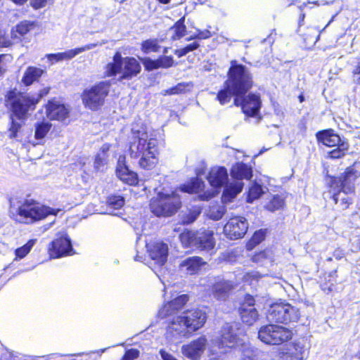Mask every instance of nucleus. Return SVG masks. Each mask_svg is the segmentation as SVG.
Masks as SVG:
<instances>
[{
	"label": "nucleus",
	"mask_w": 360,
	"mask_h": 360,
	"mask_svg": "<svg viewBox=\"0 0 360 360\" xmlns=\"http://www.w3.org/2000/svg\"><path fill=\"white\" fill-rule=\"evenodd\" d=\"M129 153L131 158H140L139 164L145 169H153L158 162V140L149 134L143 124H132Z\"/></svg>",
	"instance_id": "f257e3e1"
},
{
	"label": "nucleus",
	"mask_w": 360,
	"mask_h": 360,
	"mask_svg": "<svg viewBox=\"0 0 360 360\" xmlns=\"http://www.w3.org/2000/svg\"><path fill=\"white\" fill-rule=\"evenodd\" d=\"M252 85V76L248 69L236 61H231L228 79L224 82V88L218 92L217 99L220 104L225 105L230 102L233 96L236 98L245 95Z\"/></svg>",
	"instance_id": "f03ea898"
},
{
	"label": "nucleus",
	"mask_w": 360,
	"mask_h": 360,
	"mask_svg": "<svg viewBox=\"0 0 360 360\" xmlns=\"http://www.w3.org/2000/svg\"><path fill=\"white\" fill-rule=\"evenodd\" d=\"M207 316L201 309H193L174 317L167 330V338L170 340L187 337L198 330L205 323Z\"/></svg>",
	"instance_id": "7ed1b4c3"
},
{
	"label": "nucleus",
	"mask_w": 360,
	"mask_h": 360,
	"mask_svg": "<svg viewBox=\"0 0 360 360\" xmlns=\"http://www.w3.org/2000/svg\"><path fill=\"white\" fill-rule=\"evenodd\" d=\"M58 212L59 210L55 211L33 200H25L18 206L11 205L10 208L11 217L16 221L25 224L41 220L49 214L56 215Z\"/></svg>",
	"instance_id": "20e7f679"
},
{
	"label": "nucleus",
	"mask_w": 360,
	"mask_h": 360,
	"mask_svg": "<svg viewBox=\"0 0 360 360\" xmlns=\"http://www.w3.org/2000/svg\"><path fill=\"white\" fill-rule=\"evenodd\" d=\"M141 65L139 61L133 57L122 56L121 53L116 52L112 57V60L109 62L104 67L103 77H111L117 73H122L118 80L122 82L124 79H131L136 77L141 72Z\"/></svg>",
	"instance_id": "39448f33"
},
{
	"label": "nucleus",
	"mask_w": 360,
	"mask_h": 360,
	"mask_svg": "<svg viewBox=\"0 0 360 360\" xmlns=\"http://www.w3.org/2000/svg\"><path fill=\"white\" fill-rule=\"evenodd\" d=\"M207 179L211 186L215 188H221L224 186V190L221 196L223 203L231 202L238 193L242 191L243 184L240 181L227 184L229 176L228 172L224 167H212Z\"/></svg>",
	"instance_id": "423d86ee"
},
{
	"label": "nucleus",
	"mask_w": 360,
	"mask_h": 360,
	"mask_svg": "<svg viewBox=\"0 0 360 360\" xmlns=\"http://www.w3.org/2000/svg\"><path fill=\"white\" fill-rule=\"evenodd\" d=\"M221 338L213 340L209 350L211 354H224L231 348L240 347L243 345L244 336L240 337V333L236 325L226 323L221 328Z\"/></svg>",
	"instance_id": "0eeeda50"
},
{
	"label": "nucleus",
	"mask_w": 360,
	"mask_h": 360,
	"mask_svg": "<svg viewBox=\"0 0 360 360\" xmlns=\"http://www.w3.org/2000/svg\"><path fill=\"white\" fill-rule=\"evenodd\" d=\"M180 197L176 192L166 191L158 192L150 200L151 212L157 217H168L174 214L181 207Z\"/></svg>",
	"instance_id": "6e6552de"
},
{
	"label": "nucleus",
	"mask_w": 360,
	"mask_h": 360,
	"mask_svg": "<svg viewBox=\"0 0 360 360\" xmlns=\"http://www.w3.org/2000/svg\"><path fill=\"white\" fill-rule=\"evenodd\" d=\"M109 81H102L86 88L82 94V103L91 110H98L105 103L110 88Z\"/></svg>",
	"instance_id": "1a4fd4ad"
},
{
	"label": "nucleus",
	"mask_w": 360,
	"mask_h": 360,
	"mask_svg": "<svg viewBox=\"0 0 360 360\" xmlns=\"http://www.w3.org/2000/svg\"><path fill=\"white\" fill-rule=\"evenodd\" d=\"M6 101L13 112L19 119H23L30 110L34 109L39 99L15 89L8 92Z\"/></svg>",
	"instance_id": "9d476101"
},
{
	"label": "nucleus",
	"mask_w": 360,
	"mask_h": 360,
	"mask_svg": "<svg viewBox=\"0 0 360 360\" xmlns=\"http://www.w3.org/2000/svg\"><path fill=\"white\" fill-rule=\"evenodd\" d=\"M300 316V313L297 308L283 302L272 304L266 316L269 321L283 323L297 322Z\"/></svg>",
	"instance_id": "9b49d317"
},
{
	"label": "nucleus",
	"mask_w": 360,
	"mask_h": 360,
	"mask_svg": "<svg viewBox=\"0 0 360 360\" xmlns=\"http://www.w3.org/2000/svg\"><path fill=\"white\" fill-rule=\"evenodd\" d=\"M292 333L287 328L269 324L260 328L258 338L268 345H281L292 338Z\"/></svg>",
	"instance_id": "f8f14e48"
},
{
	"label": "nucleus",
	"mask_w": 360,
	"mask_h": 360,
	"mask_svg": "<svg viewBox=\"0 0 360 360\" xmlns=\"http://www.w3.org/2000/svg\"><path fill=\"white\" fill-rule=\"evenodd\" d=\"M234 103L241 106L243 112L248 116L257 117L261 107V101L258 95L250 94L246 96L240 95L234 98Z\"/></svg>",
	"instance_id": "ddd939ff"
},
{
	"label": "nucleus",
	"mask_w": 360,
	"mask_h": 360,
	"mask_svg": "<svg viewBox=\"0 0 360 360\" xmlns=\"http://www.w3.org/2000/svg\"><path fill=\"white\" fill-rule=\"evenodd\" d=\"M248 229L245 218L234 217L231 218L224 228L225 234L231 240L238 239L245 236Z\"/></svg>",
	"instance_id": "4468645a"
},
{
	"label": "nucleus",
	"mask_w": 360,
	"mask_h": 360,
	"mask_svg": "<svg viewBox=\"0 0 360 360\" xmlns=\"http://www.w3.org/2000/svg\"><path fill=\"white\" fill-rule=\"evenodd\" d=\"M60 236L51 243V247L49 252L51 258H59L68 255L72 252L70 239L65 233H60Z\"/></svg>",
	"instance_id": "2eb2a0df"
},
{
	"label": "nucleus",
	"mask_w": 360,
	"mask_h": 360,
	"mask_svg": "<svg viewBox=\"0 0 360 360\" xmlns=\"http://www.w3.org/2000/svg\"><path fill=\"white\" fill-rule=\"evenodd\" d=\"M207 345V340L205 336L191 341L188 345H184L181 347L182 354L191 360H198L200 358L205 352Z\"/></svg>",
	"instance_id": "dca6fc26"
},
{
	"label": "nucleus",
	"mask_w": 360,
	"mask_h": 360,
	"mask_svg": "<svg viewBox=\"0 0 360 360\" xmlns=\"http://www.w3.org/2000/svg\"><path fill=\"white\" fill-rule=\"evenodd\" d=\"M360 176V162H354L347 167L345 172L339 177L338 183L340 187H344L347 192H354V181Z\"/></svg>",
	"instance_id": "f3484780"
},
{
	"label": "nucleus",
	"mask_w": 360,
	"mask_h": 360,
	"mask_svg": "<svg viewBox=\"0 0 360 360\" xmlns=\"http://www.w3.org/2000/svg\"><path fill=\"white\" fill-rule=\"evenodd\" d=\"M148 253L154 263L163 266L167 260L168 246L166 243L158 241L146 245Z\"/></svg>",
	"instance_id": "a211bd4d"
},
{
	"label": "nucleus",
	"mask_w": 360,
	"mask_h": 360,
	"mask_svg": "<svg viewBox=\"0 0 360 360\" xmlns=\"http://www.w3.org/2000/svg\"><path fill=\"white\" fill-rule=\"evenodd\" d=\"M47 117L51 120L64 122L68 117L69 110L58 101H49L46 105Z\"/></svg>",
	"instance_id": "6ab92c4d"
},
{
	"label": "nucleus",
	"mask_w": 360,
	"mask_h": 360,
	"mask_svg": "<svg viewBox=\"0 0 360 360\" xmlns=\"http://www.w3.org/2000/svg\"><path fill=\"white\" fill-rule=\"evenodd\" d=\"M116 174L121 181L129 185H134L137 183V174L125 165L124 156H120L118 159Z\"/></svg>",
	"instance_id": "aec40b11"
},
{
	"label": "nucleus",
	"mask_w": 360,
	"mask_h": 360,
	"mask_svg": "<svg viewBox=\"0 0 360 360\" xmlns=\"http://www.w3.org/2000/svg\"><path fill=\"white\" fill-rule=\"evenodd\" d=\"M96 46H97V44H89L82 47H79V48H77V49H70L65 52L47 54L46 58L50 61H55V62L70 60V59L75 58L78 54H79L84 51L91 50V49L95 48Z\"/></svg>",
	"instance_id": "412c9836"
},
{
	"label": "nucleus",
	"mask_w": 360,
	"mask_h": 360,
	"mask_svg": "<svg viewBox=\"0 0 360 360\" xmlns=\"http://www.w3.org/2000/svg\"><path fill=\"white\" fill-rule=\"evenodd\" d=\"M214 233L210 230L199 231L196 232L195 248L200 250H210L215 245Z\"/></svg>",
	"instance_id": "4be33fe9"
},
{
	"label": "nucleus",
	"mask_w": 360,
	"mask_h": 360,
	"mask_svg": "<svg viewBox=\"0 0 360 360\" xmlns=\"http://www.w3.org/2000/svg\"><path fill=\"white\" fill-rule=\"evenodd\" d=\"M188 301L187 295H181L163 306L159 311L162 318L170 316L176 311L181 309Z\"/></svg>",
	"instance_id": "5701e85b"
},
{
	"label": "nucleus",
	"mask_w": 360,
	"mask_h": 360,
	"mask_svg": "<svg viewBox=\"0 0 360 360\" xmlns=\"http://www.w3.org/2000/svg\"><path fill=\"white\" fill-rule=\"evenodd\" d=\"M205 264L202 258L199 257H188L181 262L179 268V271L187 275L197 274L200 267Z\"/></svg>",
	"instance_id": "b1692460"
},
{
	"label": "nucleus",
	"mask_w": 360,
	"mask_h": 360,
	"mask_svg": "<svg viewBox=\"0 0 360 360\" xmlns=\"http://www.w3.org/2000/svg\"><path fill=\"white\" fill-rule=\"evenodd\" d=\"M52 124L49 122H38L34 124V139L37 141H30L29 143H31L33 146L37 145L42 144L44 139L50 131Z\"/></svg>",
	"instance_id": "393cba45"
},
{
	"label": "nucleus",
	"mask_w": 360,
	"mask_h": 360,
	"mask_svg": "<svg viewBox=\"0 0 360 360\" xmlns=\"http://www.w3.org/2000/svg\"><path fill=\"white\" fill-rule=\"evenodd\" d=\"M44 72V70L39 68L30 66L25 70L21 82L26 86H30L34 82H38Z\"/></svg>",
	"instance_id": "a878e982"
},
{
	"label": "nucleus",
	"mask_w": 360,
	"mask_h": 360,
	"mask_svg": "<svg viewBox=\"0 0 360 360\" xmlns=\"http://www.w3.org/2000/svg\"><path fill=\"white\" fill-rule=\"evenodd\" d=\"M110 145L104 143L100 148L99 152L96 156L94 161V167L97 171H103L109 161V154Z\"/></svg>",
	"instance_id": "bb28decb"
},
{
	"label": "nucleus",
	"mask_w": 360,
	"mask_h": 360,
	"mask_svg": "<svg viewBox=\"0 0 360 360\" xmlns=\"http://www.w3.org/2000/svg\"><path fill=\"white\" fill-rule=\"evenodd\" d=\"M240 315L243 323L251 326L258 319L259 314L257 310L252 306H248L247 304H242L240 308Z\"/></svg>",
	"instance_id": "cd10ccee"
},
{
	"label": "nucleus",
	"mask_w": 360,
	"mask_h": 360,
	"mask_svg": "<svg viewBox=\"0 0 360 360\" xmlns=\"http://www.w3.org/2000/svg\"><path fill=\"white\" fill-rule=\"evenodd\" d=\"M233 284L230 281H220L215 283L212 287V293L217 300H224L229 292L233 289Z\"/></svg>",
	"instance_id": "c85d7f7f"
},
{
	"label": "nucleus",
	"mask_w": 360,
	"mask_h": 360,
	"mask_svg": "<svg viewBox=\"0 0 360 360\" xmlns=\"http://www.w3.org/2000/svg\"><path fill=\"white\" fill-rule=\"evenodd\" d=\"M316 137L319 141L328 147L336 146L342 142L340 136L331 130L320 131L316 134Z\"/></svg>",
	"instance_id": "c756f323"
},
{
	"label": "nucleus",
	"mask_w": 360,
	"mask_h": 360,
	"mask_svg": "<svg viewBox=\"0 0 360 360\" xmlns=\"http://www.w3.org/2000/svg\"><path fill=\"white\" fill-rule=\"evenodd\" d=\"M252 172L250 167L240 162L233 166L231 175L236 180L250 179L252 177Z\"/></svg>",
	"instance_id": "7c9ffc66"
},
{
	"label": "nucleus",
	"mask_w": 360,
	"mask_h": 360,
	"mask_svg": "<svg viewBox=\"0 0 360 360\" xmlns=\"http://www.w3.org/2000/svg\"><path fill=\"white\" fill-rule=\"evenodd\" d=\"M35 27L34 22L24 20L13 27L11 31V37L14 39H20L30 30Z\"/></svg>",
	"instance_id": "2f4dec72"
},
{
	"label": "nucleus",
	"mask_w": 360,
	"mask_h": 360,
	"mask_svg": "<svg viewBox=\"0 0 360 360\" xmlns=\"http://www.w3.org/2000/svg\"><path fill=\"white\" fill-rule=\"evenodd\" d=\"M354 193V192H347L345 191L344 187H341L338 193L333 195V198L336 204H340L342 210H345L351 203Z\"/></svg>",
	"instance_id": "473e14b6"
},
{
	"label": "nucleus",
	"mask_w": 360,
	"mask_h": 360,
	"mask_svg": "<svg viewBox=\"0 0 360 360\" xmlns=\"http://www.w3.org/2000/svg\"><path fill=\"white\" fill-rule=\"evenodd\" d=\"M284 203V199L281 195H273L269 197L264 207L266 210L274 212L282 208Z\"/></svg>",
	"instance_id": "72a5a7b5"
},
{
	"label": "nucleus",
	"mask_w": 360,
	"mask_h": 360,
	"mask_svg": "<svg viewBox=\"0 0 360 360\" xmlns=\"http://www.w3.org/2000/svg\"><path fill=\"white\" fill-rule=\"evenodd\" d=\"M226 212L225 206L218 204H212L207 211V215L213 220H219L222 218Z\"/></svg>",
	"instance_id": "f704fd0d"
},
{
	"label": "nucleus",
	"mask_w": 360,
	"mask_h": 360,
	"mask_svg": "<svg viewBox=\"0 0 360 360\" xmlns=\"http://www.w3.org/2000/svg\"><path fill=\"white\" fill-rule=\"evenodd\" d=\"M160 49V46L159 45V41L156 39L145 40L141 43V51L146 54L152 52L157 53L159 51Z\"/></svg>",
	"instance_id": "c9c22d12"
},
{
	"label": "nucleus",
	"mask_w": 360,
	"mask_h": 360,
	"mask_svg": "<svg viewBox=\"0 0 360 360\" xmlns=\"http://www.w3.org/2000/svg\"><path fill=\"white\" fill-rule=\"evenodd\" d=\"M196 232L184 231L179 236L181 243L184 247L195 248Z\"/></svg>",
	"instance_id": "e433bc0d"
},
{
	"label": "nucleus",
	"mask_w": 360,
	"mask_h": 360,
	"mask_svg": "<svg viewBox=\"0 0 360 360\" xmlns=\"http://www.w3.org/2000/svg\"><path fill=\"white\" fill-rule=\"evenodd\" d=\"M241 347V358L242 360H255L256 359V350L250 347L249 345L246 344L245 340L243 341V345H240Z\"/></svg>",
	"instance_id": "4c0bfd02"
},
{
	"label": "nucleus",
	"mask_w": 360,
	"mask_h": 360,
	"mask_svg": "<svg viewBox=\"0 0 360 360\" xmlns=\"http://www.w3.org/2000/svg\"><path fill=\"white\" fill-rule=\"evenodd\" d=\"M171 31L174 33V35L172 37L174 40L184 37L186 33V26L184 24V18L178 20L171 28Z\"/></svg>",
	"instance_id": "58836bf2"
},
{
	"label": "nucleus",
	"mask_w": 360,
	"mask_h": 360,
	"mask_svg": "<svg viewBox=\"0 0 360 360\" xmlns=\"http://www.w3.org/2000/svg\"><path fill=\"white\" fill-rule=\"evenodd\" d=\"M263 193L264 190L262 186L257 183L252 184L249 189L248 202H252L255 200L258 199Z\"/></svg>",
	"instance_id": "ea45409f"
},
{
	"label": "nucleus",
	"mask_w": 360,
	"mask_h": 360,
	"mask_svg": "<svg viewBox=\"0 0 360 360\" xmlns=\"http://www.w3.org/2000/svg\"><path fill=\"white\" fill-rule=\"evenodd\" d=\"M203 186V182L195 179V181L188 184H184L181 187V190L183 192L193 193L199 192Z\"/></svg>",
	"instance_id": "a19ab883"
},
{
	"label": "nucleus",
	"mask_w": 360,
	"mask_h": 360,
	"mask_svg": "<svg viewBox=\"0 0 360 360\" xmlns=\"http://www.w3.org/2000/svg\"><path fill=\"white\" fill-rule=\"evenodd\" d=\"M337 146L338 147L335 149H333L329 153V156L331 158L337 159L343 157L349 148L348 143L345 141H342Z\"/></svg>",
	"instance_id": "79ce46f5"
},
{
	"label": "nucleus",
	"mask_w": 360,
	"mask_h": 360,
	"mask_svg": "<svg viewBox=\"0 0 360 360\" xmlns=\"http://www.w3.org/2000/svg\"><path fill=\"white\" fill-rule=\"evenodd\" d=\"M36 240H30L25 245L17 248L15 250V259L24 258L30 252Z\"/></svg>",
	"instance_id": "37998d69"
},
{
	"label": "nucleus",
	"mask_w": 360,
	"mask_h": 360,
	"mask_svg": "<svg viewBox=\"0 0 360 360\" xmlns=\"http://www.w3.org/2000/svg\"><path fill=\"white\" fill-rule=\"evenodd\" d=\"M124 204V200L120 195H114L108 198V210L115 209L117 210L121 208Z\"/></svg>",
	"instance_id": "c03bdc74"
},
{
	"label": "nucleus",
	"mask_w": 360,
	"mask_h": 360,
	"mask_svg": "<svg viewBox=\"0 0 360 360\" xmlns=\"http://www.w3.org/2000/svg\"><path fill=\"white\" fill-rule=\"evenodd\" d=\"M12 61V56L9 54H0V76L7 71L9 63Z\"/></svg>",
	"instance_id": "a18cd8bd"
},
{
	"label": "nucleus",
	"mask_w": 360,
	"mask_h": 360,
	"mask_svg": "<svg viewBox=\"0 0 360 360\" xmlns=\"http://www.w3.org/2000/svg\"><path fill=\"white\" fill-rule=\"evenodd\" d=\"M159 68H168L173 65L174 60L171 56H162L157 59Z\"/></svg>",
	"instance_id": "49530a36"
},
{
	"label": "nucleus",
	"mask_w": 360,
	"mask_h": 360,
	"mask_svg": "<svg viewBox=\"0 0 360 360\" xmlns=\"http://www.w3.org/2000/svg\"><path fill=\"white\" fill-rule=\"evenodd\" d=\"M186 86L185 84L179 83L176 86L165 90L164 94L173 95L183 93L185 91Z\"/></svg>",
	"instance_id": "de8ad7c7"
},
{
	"label": "nucleus",
	"mask_w": 360,
	"mask_h": 360,
	"mask_svg": "<svg viewBox=\"0 0 360 360\" xmlns=\"http://www.w3.org/2000/svg\"><path fill=\"white\" fill-rule=\"evenodd\" d=\"M141 60L146 70L148 71H151L159 68L157 60H152L150 58H145Z\"/></svg>",
	"instance_id": "09e8293b"
},
{
	"label": "nucleus",
	"mask_w": 360,
	"mask_h": 360,
	"mask_svg": "<svg viewBox=\"0 0 360 360\" xmlns=\"http://www.w3.org/2000/svg\"><path fill=\"white\" fill-rule=\"evenodd\" d=\"M271 255V252L269 250H264L260 252L255 254L252 259L255 262H262L264 259H267Z\"/></svg>",
	"instance_id": "8fccbe9b"
},
{
	"label": "nucleus",
	"mask_w": 360,
	"mask_h": 360,
	"mask_svg": "<svg viewBox=\"0 0 360 360\" xmlns=\"http://www.w3.org/2000/svg\"><path fill=\"white\" fill-rule=\"evenodd\" d=\"M265 238V231L259 230L255 232L254 235L252 237V243L254 244H258L262 242Z\"/></svg>",
	"instance_id": "3c124183"
},
{
	"label": "nucleus",
	"mask_w": 360,
	"mask_h": 360,
	"mask_svg": "<svg viewBox=\"0 0 360 360\" xmlns=\"http://www.w3.org/2000/svg\"><path fill=\"white\" fill-rule=\"evenodd\" d=\"M20 128V124L16 122H15L13 120L11 121V125L9 128L10 131V137L11 138H15L17 136V133Z\"/></svg>",
	"instance_id": "603ef678"
},
{
	"label": "nucleus",
	"mask_w": 360,
	"mask_h": 360,
	"mask_svg": "<svg viewBox=\"0 0 360 360\" xmlns=\"http://www.w3.org/2000/svg\"><path fill=\"white\" fill-rule=\"evenodd\" d=\"M139 354V351L136 349H129L124 354V355L130 360H134V359L138 358Z\"/></svg>",
	"instance_id": "864d4df0"
},
{
	"label": "nucleus",
	"mask_w": 360,
	"mask_h": 360,
	"mask_svg": "<svg viewBox=\"0 0 360 360\" xmlns=\"http://www.w3.org/2000/svg\"><path fill=\"white\" fill-rule=\"evenodd\" d=\"M12 353L6 349H3L0 353V360H12Z\"/></svg>",
	"instance_id": "5fc2aeb1"
},
{
	"label": "nucleus",
	"mask_w": 360,
	"mask_h": 360,
	"mask_svg": "<svg viewBox=\"0 0 360 360\" xmlns=\"http://www.w3.org/2000/svg\"><path fill=\"white\" fill-rule=\"evenodd\" d=\"M46 3L47 0H31V5L35 9L44 7Z\"/></svg>",
	"instance_id": "6e6d98bb"
},
{
	"label": "nucleus",
	"mask_w": 360,
	"mask_h": 360,
	"mask_svg": "<svg viewBox=\"0 0 360 360\" xmlns=\"http://www.w3.org/2000/svg\"><path fill=\"white\" fill-rule=\"evenodd\" d=\"M11 44L10 40L4 36L1 31H0V46L8 47Z\"/></svg>",
	"instance_id": "4d7b16f0"
},
{
	"label": "nucleus",
	"mask_w": 360,
	"mask_h": 360,
	"mask_svg": "<svg viewBox=\"0 0 360 360\" xmlns=\"http://www.w3.org/2000/svg\"><path fill=\"white\" fill-rule=\"evenodd\" d=\"M160 354L163 360H177L173 355L162 349L160 351Z\"/></svg>",
	"instance_id": "13d9d810"
},
{
	"label": "nucleus",
	"mask_w": 360,
	"mask_h": 360,
	"mask_svg": "<svg viewBox=\"0 0 360 360\" xmlns=\"http://www.w3.org/2000/svg\"><path fill=\"white\" fill-rule=\"evenodd\" d=\"M198 47H199V44L197 42H193L191 44L187 45L184 48L186 49V51L188 53H189L191 51H193L197 49Z\"/></svg>",
	"instance_id": "bf43d9fd"
},
{
	"label": "nucleus",
	"mask_w": 360,
	"mask_h": 360,
	"mask_svg": "<svg viewBox=\"0 0 360 360\" xmlns=\"http://www.w3.org/2000/svg\"><path fill=\"white\" fill-rule=\"evenodd\" d=\"M243 304H247V305H248V306L254 307L255 299L253 298V297H252L250 295H248L245 297V302Z\"/></svg>",
	"instance_id": "052dcab7"
},
{
	"label": "nucleus",
	"mask_w": 360,
	"mask_h": 360,
	"mask_svg": "<svg viewBox=\"0 0 360 360\" xmlns=\"http://www.w3.org/2000/svg\"><path fill=\"white\" fill-rule=\"evenodd\" d=\"M188 52L186 51L185 48H182L178 50L175 51V54L179 57L181 58L185 55H186Z\"/></svg>",
	"instance_id": "680f3d73"
},
{
	"label": "nucleus",
	"mask_w": 360,
	"mask_h": 360,
	"mask_svg": "<svg viewBox=\"0 0 360 360\" xmlns=\"http://www.w3.org/2000/svg\"><path fill=\"white\" fill-rule=\"evenodd\" d=\"M210 37V34L208 31H207L206 32L199 33L197 37H198L200 39H207V38H209Z\"/></svg>",
	"instance_id": "e2e57ef3"
},
{
	"label": "nucleus",
	"mask_w": 360,
	"mask_h": 360,
	"mask_svg": "<svg viewBox=\"0 0 360 360\" xmlns=\"http://www.w3.org/2000/svg\"><path fill=\"white\" fill-rule=\"evenodd\" d=\"M353 72L354 74L360 73V61L358 63L357 65L354 68Z\"/></svg>",
	"instance_id": "0e129e2a"
},
{
	"label": "nucleus",
	"mask_w": 360,
	"mask_h": 360,
	"mask_svg": "<svg viewBox=\"0 0 360 360\" xmlns=\"http://www.w3.org/2000/svg\"><path fill=\"white\" fill-rule=\"evenodd\" d=\"M11 1L17 4H20V5L24 4L25 1H27V0H11Z\"/></svg>",
	"instance_id": "69168bd1"
},
{
	"label": "nucleus",
	"mask_w": 360,
	"mask_h": 360,
	"mask_svg": "<svg viewBox=\"0 0 360 360\" xmlns=\"http://www.w3.org/2000/svg\"><path fill=\"white\" fill-rule=\"evenodd\" d=\"M214 195H215V193H212V194L209 193L208 195L205 194V195H206V196H205V198L204 199H205V200H209V199H210L212 196H214Z\"/></svg>",
	"instance_id": "338daca9"
},
{
	"label": "nucleus",
	"mask_w": 360,
	"mask_h": 360,
	"mask_svg": "<svg viewBox=\"0 0 360 360\" xmlns=\"http://www.w3.org/2000/svg\"><path fill=\"white\" fill-rule=\"evenodd\" d=\"M135 260L142 262V257L137 254L135 257Z\"/></svg>",
	"instance_id": "774afa93"
}]
</instances>
